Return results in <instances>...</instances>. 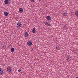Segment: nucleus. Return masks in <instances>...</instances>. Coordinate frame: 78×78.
I'll use <instances>...</instances> for the list:
<instances>
[{"label":"nucleus","mask_w":78,"mask_h":78,"mask_svg":"<svg viewBox=\"0 0 78 78\" xmlns=\"http://www.w3.org/2000/svg\"><path fill=\"white\" fill-rule=\"evenodd\" d=\"M39 0V1H41V0Z\"/></svg>","instance_id":"a878e982"},{"label":"nucleus","mask_w":78,"mask_h":78,"mask_svg":"<svg viewBox=\"0 0 78 78\" xmlns=\"http://www.w3.org/2000/svg\"><path fill=\"white\" fill-rule=\"evenodd\" d=\"M19 12H20L22 13L23 12V9L22 8H20L19 9Z\"/></svg>","instance_id":"1a4fd4ad"},{"label":"nucleus","mask_w":78,"mask_h":78,"mask_svg":"<svg viewBox=\"0 0 78 78\" xmlns=\"http://www.w3.org/2000/svg\"><path fill=\"white\" fill-rule=\"evenodd\" d=\"M76 78H78V77H76Z\"/></svg>","instance_id":"393cba45"},{"label":"nucleus","mask_w":78,"mask_h":78,"mask_svg":"<svg viewBox=\"0 0 78 78\" xmlns=\"http://www.w3.org/2000/svg\"><path fill=\"white\" fill-rule=\"evenodd\" d=\"M63 28H67V27L66 26H64Z\"/></svg>","instance_id":"a211bd4d"},{"label":"nucleus","mask_w":78,"mask_h":78,"mask_svg":"<svg viewBox=\"0 0 78 78\" xmlns=\"http://www.w3.org/2000/svg\"><path fill=\"white\" fill-rule=\"evenodd\" d=\"M33 30H35V27H34V28H33Z\"/></svg>","instance_id":"b1692460"},{"label":"nucleus","mask_w":78,"mask_h":78,"mask_svg":"<svg viewBox=\"0 0 78 78\" xmlns=\"http://www.w3.org/2000/svg\"><path fill=\"white\" fill-rule=\"evenodd\" d=\"M44 25L48 26V27H50V26H51V24H50V23L48 22H44Z\"/></svg>","instance_id":"7ed1b4c3"},{"label":"nucleus","mask_w":78,"mask_h":78,"mask_svg":"<svg viewBox=\"0 0 78 78\" xmlns=\"http://www.w3.org/2000/svg\"><path fill=\"white\" fill-rule=\"evenodd\" d=\"M75 15L76 16H78V11L76 12Z\"/></svg>","instance_id":"ddd939ff"},{"label":"nucleus","mask_w":78,"mask_h":78,"mask_svg":"<svg viewBox=\"0 0 78 78\" xmlns=\"http://www.w3.org/2000/svg\"><path fill=\"white\" fill-rule=\"evenodd\" d=\"M56 48H57V49H58V50H60V47H59V46H58L57 47H56Z\"/></svg>","instance_id":"4468645a"},{"label":"nucleus","mask_w":78,"mask_h":78,"mask_svg":"<svg viewBox=\"0 0 78 78\" xmlns=\"http://www.w3.org/2000/svg\"><path fill=\"white\" fill-rule=\"evenodd\" d=\"M66 59H70V57H67V58H66Z\"/></svg>","instance_id":"2eb2a0df"},{"label":"nucleus","mask_w":78,"mask_h":78,"mask_svg":"<svg viewBox=\"0 0 78 78\" xmlns=\"http://www.w3.org/2000/svg\"><path fill=\"white\" fill-rule=\"evenodd\" d=\"M32 32L33 33H36V32H37V31H36V30H32Z\"/></svg>","instance_id":"f8f14e48"},{"label":"nucleus","mask_w":78,"mask_h":78,"mask_svg":"<svg viewBox=\"0 0 78 78\" xmlns=\"http://www.w3.org/2000/svg\"><path fill=\"white\" fill-rule=\"evenodd\" d=\"M4 2L6 5H8L11 3V0H5Z\"/></svg>","instance_id":"f257e3e1"},{"label":"nucleus","mask_w":78,"mask_h":78,"mask_svg":"<svg viewBox=\"0 0 78 78\" xmlns=\"http://www.w3.org/2000/svg\"><path fill=\"white\" fill-rule=\"evenodd\" d=\"M5 47H6V46L5 45L2 46V48H4V49H5Z\"/></svg>","instance_id":"dca6fc26"},{"label":"nucleus","mask_w":78,"mask_h":78,"mask_svg":"<svg viewBox=\"0 0 78 78\" xmlns=\"http://www.w3.org/2000/svg\"><path fill=\"white\" fill-rule=\"evenodd\" d=\"M73 52H75L76 50H73Z\"/></svg>","instance_id":"4be33fe9"},{"label":"nucleus","mask_w":78,"mask_h":78,"mask_svg":"<svg viewBox=\"0 0 78 78\" xmlns=\"http://www.w3.org/2000/svg\"><path fill=\"white\" fill-rule=\"evenodd\" d=\"M17 26L18 28H20L22 27V23L20 22L19 21L17 24Z\"/></svg>","instance_id":"f03ea898"},{"label":"nucleus","mask_w":78,"mask_h":78,"mask_svg":"<svg viewBox=\"0 0 78 78\" xmlns=\"http://www.w3.org/2000/svg\"><path fill=\"white\" fill-rule=\"evenodd\" d=\"M20 71H21V69H19L18 72H20Z\"/></svg>","instance_id":"aec40b11"},{"label":"nucleus","mask_w":78,"mask_h":78,"mask_svg":"<svg viewBox=\"0 0 78 78\" xmlns=\"http://www.w3.org/2000/svg\"><path fill=\"white\" fill-rule=\"evenodd\" d=\"M66 60H67V61H68V62H69V61H70V60H69V59H66Z\"/></svg>","instance_id":"412c9836"},{"label":"nucleus","mask_w":78,"mask_h":78,"mask_svg":"<svg viewBox=\"0 0 78 78\" xmlns=\"http://www.w3.org/2000/svg\"><path fill=\"white\" fill-rule=\"evenodd\" d=\"M28 33L27 32H26L25 34H24V37H28Z\"/></svg>","instance_id":"6e6552de"},{"label":"nucleus","mask_w":78,"mask_h":78,"mask_svg":"<svg viewBox=\"0 0 78 78\" xmlns=\"http://www.w3.org/2000/svg\"><path fill=\"white\" fill-rule=\"evenodd\" d=\"M31 51H33V49H31Z\"/></svg>","instance_id":"5701e85b"},{"label":"nucleus","mask_w":78,"mask_h":78,"mask_svg":"<svg viewBox=\"0 0 78 78\" xmlns=\"http://www.w3.org/2000/svg\"><path fill=\"white\" fill-rule=\"evenodd\" d=\"M3 73V71L2 70V68L0 67V75H2Z\"/></svg>","instance_id":"39448f33"},{"label":"nucleus","mask_w":78,"mask_h":78,"mask_svg":"<svg viewBox=\"0 0 78 78\" xmlns=\"http://www.w3.org/2000/svg\"><path fill=\"white\" fill-rule=\"evenodd\" d=\"M46 18L47 20H51V18L50 16H46Z\"/></svg>","instance_id":"0eeeda50"},{"label":"nucleus","mask_w":78,"mask_h":78,"mask_svg":"<svg viewBox=\"0 0 78 78\" xmlns=\"http://www.w3.org/2000/svg\"><path fill=\"white\" fill-rule=\"evenodd\" d=\"M14 51V48H12L11 49V52L12 53H13V52Z\"/></svg>","instance_id":"9b49d317"},{"label":"nucleus","mask_w":78,"mask_h":78,"mask_svg":"<svg viewBox=\"0 0 78 78\" xmlns=\"http://www.w3.org/2000/svg\"><path fill=\"white\" fill-rule=\"evenodd\" d=\"M27 44L28 45L31 46V45H32V42L31 41H28L27 43Z\"/></svg>","instance_id":"423d86ee"},{"label":"nucleus","mask_w":78,"mask_h":78,"mask_svg":"<svg viewBox=\"0 0 78 78\" xmlns=\"http://www.w3.org/2000/svg\"><path fill=\"white\" fill-rule=\"evenodd\" d=\"M7 70L10 73V72H11V68L9 66L7 68Z\"/></svg>","instance_id":"20e7f679"},{"label":"nucleus","mask_w":78,"mask_h":78,"mask_svg":"<svg viewBox=\"0 0 78 78\" xmlns=\"http://www.w3.org/2000/svg\"><path fill=\"white\" fill-rule=\"evenodd\" d=\"M63 16H64L65 17H66V16H67V15H66V13H63Z\"/></svg>","instance_id":"6ab92c4d"},{"label":"nucleus","mask_w":78,"mask_h":78,"mask_svg":"<svg viewBox=\"0 0 78 78\" xmlns=\"http://www.w3.org/2000/svg\"><path fill=\"white\" fill-rule=\"evenodd\" d=\"M30 1L32 3H34V0H30Z\"/></svg>","instance_id":"f3484780"},{"label":"nucleus","mask_w":78,"mask_h":78,"mask_svg":"<svg viewBox=\"0 0 78 78\" xmlns=\"http://www.w3.org/2000/svg\"><path fill=\"white\" fill-rule=\"evenodd\" d=\"M4 15L5 16H8V13L6 12H4Z\"/></svg>","instance_id":"9d476101"}]
</instances>
